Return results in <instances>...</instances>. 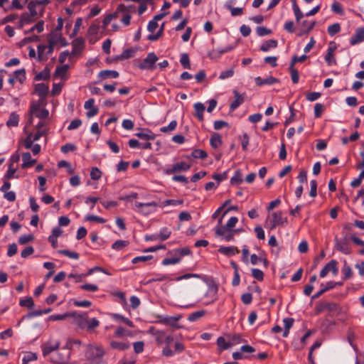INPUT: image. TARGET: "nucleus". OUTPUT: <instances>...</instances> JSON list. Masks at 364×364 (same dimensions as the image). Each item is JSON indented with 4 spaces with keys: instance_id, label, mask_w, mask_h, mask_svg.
<instances>
[{
    "instance_id": "obj_1",
    "label": "nucleus",
    "mask_w": 364,
    "mask_h": 364,
    "mask_svg": "<svg viewBox=\"0 0 364 364\" xmlns=\"http://www.w3.org/2000/svg\"><path fill=\"white\" fill-rule=\"evenodd\" d=\"M287 218H283L282 211L273 212L265 221L264 227L269 230H274L277 227H284L287 224Z\"/></svg>"
},
{
    "instance_id": "obj_2",
    "label": "nucleus",
    "mask_w": 364,
    "mask_h": 364,
    "mask_svg": "<svg viewBox=\"0 0 364 364\" xmlns=\"http://www.w3.org/2000/svg\"><path fill=\"white\" fill-rule=\"evenodd\" d=\"M70 355L71 350H70L69 343H66L65 347L53 353L49 360L53 364H67Z\"/></svg>"
},
{
    "instance_id": "obj_3",
    "label": "nucleus",
    "mask_w": 364,
    "mask_h": 364,
    "mask_svg": "<svg viewBox=\"0 0 364 364\" xmlns=\"http://www.w3.org/2000/svg\"><path fill=\"white\" fill-rule=\"evenodd\" d=\"M105 355L101 346H90L85 353V357L92 364H100Z\"/></svg>"
},
{
    "instance_id": "obj_4",
    "label": "nucleus",
    "mask_w": 364,
    "mask_h": 364,
    "mask_svg": "<svg viewBox=\"0 0 364 364\" xmlns=\"http://www.w3.org/2000/svg\"><path fill=\"white\" fill-rule=\"evenodd\" d=\"M314 311L316 315H318L324 311L339 315L342 312V308L335 302L321 301L316 306Z\"/></svg>"
},
{
    "instance_id": "obj_5",
    "label": "nucleus",
    "mask_w": 364,
    "mask_h": 364,
    "mask_svg": "<svg viewBox=\"0 0 364 364\" xmlns=\"http://www.w3.org/2000/svg\"><path fill=\"white\" fill-rule=\"evenodd\" d=\"M350 235L346 234L345 236L341 239L335 238V248L337 251L342 252L345 255H350L351 253V248L350 247Z\"/></svg>"
},
{
    "instance_id": "obj_6",
    "label": "nucleus",
    "mask_w": 364,
    "mask_h": 364,
    "mask_svg": "<svg viewBox=\"0 0 364 364\" xmlns=\"http://www.w3.org/2000/svg\"><path fill=\"white\" fill-rule=\"evenodd\" d=\"M226 212H224L223 215L218 220V224L215 228V234H223L225 232L224 231H227V230H232L237 223L238 219L237 217H231L225 225H222V220Z\"/></svg>"
},
{
    "instance_id": "obj_7",
    "label": "nucleus",
    "mask_w": 364,
    "mask_h": 364,
    "mask_svg": "<svg viewBox=\"0 0 364 364\" xmlns=\"http://www.w3.org/2000/svg\"><path fill=\"white\" fill-rule=\"evenodd\" d=\"M157 60L158 57L154 53H149L146 58L139 64L138 67L141 70H153Z\"/></svg>"
},
{
    "instance_id": "obj_8",
    "label": "nucleus",
    "mask_w": 364,
    "mask_h": 364,
    "mask_svg": "<svg viewBox=\"0 0 364 364\" xmlns=\"http://www.w3.org/2000/svg\"><path fill=\"white\" fill-rule=\"evenodd\" d=\"M158 203L155 201L149 203H139L136 202L135 206L137 208L138 211L144 215H147L155 210Z\"/></svg>"
},
{
    "instance_id": "obj_9",
    "label": "nucleus",
    "mask_w": 364,
    "mask_h": 364,
    "mask_svg": "<svg viewBox=\"0 0 364 364\" xmlns=\"http://www.w3.org/2000/svg\"><path fill=\"white\" fill-rule=\"evenodd\" d=\"M41 102H34L31 104L30 107V114H35L39 119H46L48 117L49 112L46 109H40Z\"/></svg>"
},
{
    "instance_id": "obj_10",
    "label": "nucleus",
    "mask_w": 364,
    "mask_h": 364,
    "mask_svg": "<svg viewBox=\"0 0 364 364\" xmlns=\"http://www.w3.org/2000/svg\"><path fill=\"white\" fill-rule=\"evenodd\" d=\"M191 164H188L185 161H180L173 164L171 168L165 169L164 173L166 175H171L178 172L187 171L191 168Z\"/></svg>"
},
{
    "instance_id": "obj_11",
    "label": "nucleus",
    "mask_w": 364,
    "mask_h": 364,
    "mask_svg": "<svg viewBox=\"0 0 364 364\" xmlns=\"http://www.w3.org/2000/svg\"><path fill=\"white\" fill-rule=\"evenodd\" d=\"M71 314H75V315H71V317L74 318L75 324L81 329H86L88 322L87 314H77L75 311H73Z\"/></svg>"
},
{
    "instance_id": "obj_12",
    "label": "nucleus",
    "mask_w": 364,
    "mask_h": 364,
    "mask_svg": "<svg viewBox=\"0 0 364 364\" xmlns=\"http://www.w3.org/2000/svg\"><path fill=\"white\" fill-rule=\"evenodd\" d=\"M337 261L335 259L331 260L328 263H327L323 269L320 272V277L321 278L325 277L328 272H331L333 275H336L338 272V269L337 267Z\"/></svg>"
},
{
    "instance_id": "obj_13",
    "label": "nucleus",
    "mask_w": 364,
    "mask_h": 364,
    "mask_svg": "<svg viewBox=\"0 0 364 364\" xmlns=\"http://www.w3.org/2000/svg\"><path fill=\"white\" fill-rule=\"evenodd\" d=\"M205 282L208 287V290L205 294L206 296H210L214 300V297H215L218 291V285L216 284L215 280L213 278H208L205 279Z\"/></svg>"
},
{
    "instance_id": "obj_14",
    "label": "nucleus",
    "mask_w": 364,
    "mask_h": 364,
    "mask_svg": "<svg viewBox=\"0 0 364 364\" xmlns=\"http://www.w3.org/2000/svg\"><path fill=\"white\" fill-rule=\"evenodd\" d=\"M60 346V342L57 341L55 343L52 344L50 342H46L41 346L42 353L44 357L48 356L53 352H55Z\"/></svg>"
},
{
    "instance_id": "obj_15",
    "label": "nucleus",
    "mask_w": 364,
    "mask_h": 364,
    "mask_svg": "<svg viewBox=\"0 0 364 364\" xmlns=\"http://www.w3.org/2000/svg\"><path fill=\"white\" fill-rule=\"evenodd\" d=\"M364 41V27L358 28L355 30V33L350 38V43L355 46Z\"/></svg>"
},
{
    "instance_id": "obj_16",
    "label": "nucleus",
    "mask_w": 364,
    "mask_h": 364,
    "mask_svg": "<svg viewBox=\"0 0 364 364\" xmlns=\"http://www.w3.org/2000/svg\"><path fill=\"white\" fill-rule=\"evenodd\" d=\"M181 316L178 315L177 316H166L162 318L160 322L161 323L170 326L175 328H181L182 326H180L177 323V321L181 319Z\"/></svg>"
},
{
    "instance_id": "obj_17",
    "label": "nucleus",
    "mask_w": 364,
    "mask_h": 364,
    "mask_svg": "<svg viewBox=\"0 0 364 364\" xmlns=\"http://www.w3.org/2000/svg\"><path fill=\"white\" fill-rule=\"evenodd\" d=\"M49 87L44 83H38L35 85V92L40 97V102L43 101L46 99L48 93Z\"/></svg>"
},
{
    "instance_id": "obj_18",
    "label": "nucleus",
    "mask_w": 364,
    "mask_h": 364,
    "mask_svg": "<svg viewBox=\"0 0 364 364\" xmlns=\"http://www.w3.org/2000/svg\"><path fill=\"white\" fill-rule=\"evenodd\" d=\"M84 44H85V40L82 37H78V38H75V40H73V41L72 42L73 50H72L70 54L75 55L77 53H80L84 48Z\"/></svg>"
},
{
    "instance_id": "obj_19",
    "label": "nucleus",
    "mask_w": 364,
    "mask_h": 364,
    "mask_svg": "<svg viewBox=\"0 0 364 364\" xmlns=\"http://www.w3.org/2000/svg\"><path fill=\"white\" fill-rule=\"evenodd\" d=\"M141 132L135 134L138 138L142 140H154L156 135L149 129H140Z\"/></svg>"
},
{
    "instance_id": "obj_20",
    "label": "nucleus",
    "mask_w": 364,
    "mask_h": 364,
    "mask_svg": "<svg viewBox=\"0 0 364 364\" xmlns=\"http://www.w3.org/2000/svg\"><path fill=\"white\" fill-rule=\"evenodd\" d=\"M255 83L257 86H262L264 85H273L279 82V80L272 76H269L267 78L262 79L260 77L255 78Z\"/></svg>"
},
{
    "instance_id": "obj_21",
    "label": "nucleus",
    "mask_w": 364,
    "mask_h": 364,
    "mask_svg": "<svg viewBox=\"0 0 364 364\" xmlns=\"http://www.w3.org/2000/svg\"><path fill=\"white\" fill-rule=\"evenodd\" d=\"M68 69L69 65L67 64L63 65L61 66H57L54 73V76L55 77H60L61 80H65Z\"/></svg>"
},
{
    "instance_id": "obj_22",
    "label": "nucleus",
    "mask_w": 364,
    "mask_h": 364,
    "mask_svg": "<svg viewBox=\"0 0 364 364\" xmlns=\"http://www.w3.org/2000/svg\"><path fill=\"white\" fill-rule=\"evenodd\" d=\"M48 46H47V48H48L47 54L49 55L53 53L54 47H55V44L58 43L57 37L55 36V32H50L48 34Z\"/></svg>"
},
{
    "instance_id": "obj_23",
    "label": "nucleus",
    "mask_w": 364,
    "mask_h": 364,
    "mask_svg": "<svg viewBox=\"0 0 364 364\" xmlns=\"http://www.w3.org/2000/svg\"><path fill=\"white\" fill-rule=\"evenodd\" d=\"M23 164H21L22 168L31 167L36 162V159H31V155L29 152H25L22 154Z\"/></svg>"
},
{
    "instance_id": "obj_24",
    "label": "nucleus",
    "mask_w": 364,
    "mask_h": 364,
    "mask_svg": "<svg viewBox=\"0 0 364 364\" xmlns=\"http://www.w3.org/2000/svg\"><path fill=\"white\" fill-rule=\"evenodd\" d=\"M110 347L114 350L124 351L128 350L130 348V344L129 342L112 341L110 342Z\"/></svg>"
},
{
    "instance_id": "obj_25",
    "label": "nucleus",
    "mask_w": 364,
    "mask_h": 364,
    "mask_svg": "<svg viewBox=\"0 0 364 364\" xmlns=\"http://www.w3.org/2000/svg\"><path fill=\"white\" fill-rule=\"evenodd\" d=\"M193 107L196 111L195 116L200 122H203L204 119L203 112L205 109V107L201 102H196L193 105Z\"/></svg>"
},
{
    "instance_id": "obj_26",
    "label": "nucleus",
    "mask_w": 364,
    "mask_h": 364,
    "mask_svg": "<svg viewBox=\"0 0 364 364\" xmlns=\"http://www.w3.org/2000/svg\"><path fill=\"white\" fill-rule=\"evenodd\" d=\"M235 95V100L232 101L230 105V109L234 111L244 101V98L237 90L233 92Z\"/></svg>"
},
{
    "instance_id": "obj_27",
    "label": "nucleus",
    "mask_w": 364,
    "mask_h": 364,
    "mask_svg": "<svg viewBox=\"0 0 364 364\" xmlns=\"http://www.w3.org/2000/svg\"><path fill=\"white\" fill-rule=\"evenodd\" d=\"M168 254L171 255H174V256H177L181 259L182 257L191 255V251L189 247H183V248L176 249V250L169 251L168 252Z\"/></svg>"
},
{
    "instance_id": "obj_28",
    "label": "nucleus",
    "mask_w": 364,
    "mask_h": 364,
    "mask_svg": "<svg viewBox=\"0 0 364 364\" xmlns=\"http://www.w3.org/2000/svg\"><path fill=\"white\" fill-rule=\"evenodd\" d=\"M220 253L226 256L231 257L239 253V250L236 247H220L218 250Z\"/></svg>"
},
{
    "instance_id": "obj_29",
    "label": "nucleus",
    "mask_w": 364,
    "mask_h": 364,
    "mask_svg": "<svg viewBox=\"0 0 364 364\" xmlns=\"http://www.w3.org/2000/svg\"><path fill=\"white\" fill-rule=\"evenodd\" d=\"M315 24V21H309L307 20L303 21L301 22V29L300 35L309 33L314 28Z\"/></svg>"
},
{
    "instance_id": "obj_30",
    "label": "nucleus",
    "mask_w": 364,
    "mask_h": 364,
    "mask_svg": "<svg viewBox=\"0 0 364 364\" xmlns=\"http://www.w3.org/2000/svg\"><path fill=\"white\" fill-rule=\"evenodd\" d=\"M119 73L116 70H104L99 73L98 76L102 79L108 77L117 78L119 77Z\"/></svg>"
},
{
    "instance_id": "obj_31",
    "label": "nucleus",
    "mask_w": 364,
    "mask_h": 364,
    "mask_svg": "<svg viewBox=\"0 0 364 364\" xmlns=\"http://www.w3.org/2000/svg\"><path fill=\"white\" fill-rule=\"evenodd\" d=\"M235 3V0H229L228 2L226 4L225 6L226 8L230 11L231 15L233 16H240L243 13V9L242 8H235L232 6L231 4Z\"/></svg>"
},
{
    "instance_id": "obj_32",
    "label": "nucleus",
    "mask_w": 364,
    "mask_h": 364,
    "mask_svg": "<svg viewBox=\"0 0 364 364\" xmlns=\"http://www.w3.org/2000/svg\"><path fill=\"white\" fill-rule=\"evenodd\" d=\"M332 289H333V284H332V282H328L322 289H321L318 291H317L311 296V300H314L319 298L325 292Z\"/></svg>"
},
{
    "instance_id": "obj_33",
    "label": "nucleus",
    "mask_w": 364,
    "mask_h": 364,
    "mask_svg": "<svg viewBox=\"0 0 364 364\" xmlns=\"http://www.w3.org/2000/svg\"><path fill=\"white\" fill-rule=\"evenodd\" d=\"M50 70L48 67H46L41 72L36 74L34 77V80L36 81L39 80H48L50 79Z\"/></svg>"
},
{
    "instance_id": "obj_34",
    "label": "nucleus",
    "mask_w": 364,
    "mask_h": 364,
    "mask_svg": "<svg viewBox=\"0 0 364 364\" xmlns=\"http://www.w3.org/2000/svg\"><path fill=\"white\" fill-rule=\"evenodd\" d=\"M210 146L216 149L222 144L221 136L218 133H213L210 139Z\"/></svg>"
},
{
    "instance_id": "obj_35",
    "label": "nucleus",
    "mask_w": 364,
    "mask_h": 364,
    "mask_svg": "<svg viewBox=\"0 0 364 364\" xmlns=\"http://www.w3.org/2000/svg\"><path fill=\"white\" fill-rule=\"evenodd\" d=\"M217 344L221 350H226L235 345V343L230 341H226L225 338L220 336L217 340Z\"/></svg>"
},
{
    "instance_id": "obj_36",
    "label": "nucleus",
    "mask_w": 364,
    "mask_h": 364,
    "mask_svg": "<svg viewBox=\"0 0 364 364\" xmlns=\"http://www.w3.org/2000/svg\"><path fill=\"white\" fill-rule=\"evenodd\" d=\"M19 122V115L16 112L11 113L9 116V119L6 122V126L9 127H17Z\"/></svg>"
},
{
    "instance_id": "obj_37",
    "label": "nucleus",
    "mask_w": 364,
    "mask_h": 364,
    "mask_svg": "<svg viewBox=\"0 0 364 364\" xmlns=\"http://www.w3.org/2000/svg\"><path fill=\"white\" fill-rule=\"evenodd\" d=\"M277 44L278 43L276 40L270 39L262 44L260 46V50L262 51L266 52L268 51L270 48H276Z\"/></svg>"
},
{
    "instance_id": "obj_38",
    "label": "nucleus",
    "mask_w": 364,
    "mask_h": 364,
    "mask_svg": "<svg viewBox=\"0 0 364 364\" xmlns=\"http://www.w3.org/2000/svg\"><path fill=\"white\" fill-rule=\"evenodd\" d=\"M127 11V8L123 4H120L118 5L116 11L112 14H109V16L112 21L118 17L119 13H124Z\"/></svg>"
},
{
    "instance_id": "obj_39",
    "label": "nucleus",
    "mask_w": 364,
    "mask_h": 364,
    "mask_svg": "<svg viewBox=\"0 0 364 364\" xmlns=\"http://www.w3.org/2000/svg\"><path fill=\"white\" fill-rule=\"evenodd\" d=\"M263 263L265 269L268 267V261L266 258L257 257L255 254H252V264Z\"/></svg>"
},
{
    "instance_id": "obj_40",
    "label": "nucleus",
    "mask_w": 364,
    "mask_h": 364,
    "mask_svg": "<svg viewBox=\"0 0 364 364\" xmlns=\"http://www.w3.org/2000/svg\"><path fill=\"white\" fill-rule=\"evenodd\" d=\"M72 312H67L63 314H53L50 315L48 318V321H60L64 320L66 318L71 317V315H75V314H71Z\"/></svg>"
},
{
    "instance_id": "obj_41",
    "label": "nucleus",
    "mask_w": 364,
    "mask_h": 364,
    "mask_svg": "<svg viewBox=\"0 0 364 364\" xmlns=\"http://www.w3.org/2000/svg\"><path fill=\"white\" fill-rule=\"evenodd\" d=\"M205 314H206L205 310H200V311H195V312L189 314V316L188 317V320L189 321H196L200 319V318H202L203 316H205Z\"/></svg>"
},
{
    "instance_id": "obj_42",
    "label": "nucleus",
    "mask_w": 364,
    "mask_h": 364,
    "mask_svg": "<svg viewBox=\"0 0 364 364\" xmlns=\"http://www.w3.org/2000/svg\"><path fill=\"white\" fill-rule=\"evenodd\" d=\"M292 8L297 22H299L304 16L303 13L301 11L296 0H292Z\"/></svg>"
},
{
    "instance_id": "obj_43",
    "label": "nucleus",
    "mask_w": 364,
    "mask_h": 364,
    "mask_svg": "<svg viewBox=\"0 0 364 364\" xmlns=\"http://www.w3.org/2000/svg\"><path fill=\"white\" fill-rule=\"evenodd\" d=\"M37 354L32 352H27L22 358V364H28L31 361L37 360Z\"/></svg>"
},
{
    "instance_id": "obj_44",
    "label": "nucleus",
    "mask_w": 364,
    "mask_h": 364,
    "mask_svg": "<svg viewBox=\"0 0 364 364\" xmlns=\"http://www.w3.org/2000/svg\"><path fill=\"white\" fill-rule=\"evenodd\" d=\"M243 174L241 170L238 169L235 172L234 176L231 178L232 184H239L242 182Z\"/></svg>"
},
{
    "instance_id": "obj_45",
    "label": "nucleus",
    "mask_w": 364,
    "mask_h": 364,
    "mask_svg": "<svg viewBox=\"0 0 364 364\" xmlns=\"http://www.w3.org/2000/svg\"><path fill=\"white\" fill-rule=\"evenodd\" d=\"M165 23L164 22L160 26L159 30L155 34H149L147 36V39L151 41H155L162 36L164 30Z\"/></svg>"
},
{
    "instance_id": "obj_46",
    "label": "nucleus",
    "mask_w": 364,
    "mask_h": 364,
    "mask_svg": "<svg viewBox=\"0 0 364 364\" xmlns=\"http://www.w3.org/2000/svg\"><path fill=\"white\" fill-rule=\"evenodd\" d=\"M129 245L128 240H119L112 245V248L115 250H121Z\"/></svg>"
},
{
    "instance_id": "obj_47",
    "label": "nucleus",
    "mask_w": 364,
    "mask_h": 364,
    "mask_svg": "<svg viewBox=\"0 0 364 364\" xmlns=\"http://www.w3.org/2000/svg\"><path fill=\"white\" fill-rule=\"evenodd\" d=\"M171 235V231L168 228L166 227L161 229L159 234H158L159 240L161 241L166 240L168 238H169Z\"/></svg>"
},
{
    "instance_id": "obj_48",
    "label": "nucleus",
    "mask_w": 364,
    "mask_h": 364,
    "mask_svg": "<svg viewBox=\"0 0 364 364\" xmlns=\"http://www.w3.org/2000/svg\"><path fill=\"white\" fill-rule=\"evenodd\" d=\"M15 78L18 80L21 83H23L26 80V70L21 68L14 72Z\"/></svg>"
},
{
    "instance_id": "obj_49",
    "label": "nucleus",
    "mask_w": 364,
    "mask_h": 364,
    "mask_svg": "<svg viewBox=\"0 0 364 364\" xmlns=\"http://www.w3.org/2000/svg\"><path fill=\"white\" fill-rule=\"evenodd\" d=\"M180 63L183 68L191 69L190 59L188 53L181 54Z\"/></svg>"
},
{
    "instance_id": "obj_50",
    "label": "nucleus",
    "mask_w": 364,
    "mask_h": 364,
    "mask_svg": "<svg viewBox=\"0 0 364 364\" xmlns=\"http://www.w3.org/2000/svg\"><path fill=\"white\" fill-rule=\"evenodd\" d=\"M256 33L259 36H269L272 33V31L264 26H257L256 28Z\"/></svg>"
},
{
    "instance_id": "obj_51",
    "label": "nucleus",
    "mask_w": 364,
    "mask_h": 364,
    "mask_svg": "<svg viewBox=\"0 0 364 364\" xmlns=\"http://www.w3.org/2000/svg\"><path fill=\"white\" fill-rule=\"evenodd\" d=\"M44 21L41 20L38 21L36 24H35L33 27H31L28 31H24L25 34L33 32L34 30H37L38 33H41L43 31Z\"/></svg>"
},
{
    "instance_id": "obj_52",
    "label": "nucleus",
    "mask_w": 364,
    "mask_h": 364,
    "mask_svg": "<svg viewBox=\"0 0 364 364\" xmlns=\"http://www.w3.org/2000/svg\"><path fill=\"white\" fill-rule=\"evenodd\" d=\"M191 156L195 159H205L208 156L206 151L202 149H195L192 151Z\"/></svg>"
},
{
    "instance_id": "obj_53",
    "label": "nucleus",
    "mask_w": 364,
    "mask_h": 364,
    "mask_svg": "<svg viewBox=\"0 0 364 364\" xmlns=\"http://www.w3.org/2000/svg\"><path fill=\"white\" fill-rule=\"evenodd\" d=\"M341 31V25L338 23H335L328 27V33L331 36H333Z\"/></svg>"
},
{
    "instance_id": "obj_54",
    "label": "nucleus",
    "mask_w": 364,
    "mask_h": 364,
    "mask_svg": "<svg viewBox=\"0 0 364 364\" xmlns=\"http://www.w3.org/2000/svg\"><path fill=\"white\" fill-rule=\"evenodd\" d=\"M223 234H216L217 236L223 237L226 241H231L234 238V233L236 232L235 230H227L224 231Z\"/></svg>"
},
{
    "instance_id": "obj_55",
    "label": "nucleus",
    "mask_w": 364,
    "mask_h": 364,
    "mask_svg": "<svg viewBox=\"0 0 364 364\" xmlns=\"http://www.w3.org/2000/svg\"><path fill=\"white\" fill-rule=\"evenodd\" d=\"M19 305L21 306L31 309L34 306V303H33V300L32 297L28 296L26 299H21L19 301Z\"/></svg>"
},
{
    "instance_id": "obj_56",
    "label": "nucleus",
    "mask_w": 364,
    "mask_h": 364,
    "mask_svg": "<svg viewBox=\"0 0 364 364\" xmlns=\"http://www.w3.org/2000/svg\"><path fill=\"white\" fill-rule=\"evenodd\" d=\"M180 262V258L177 256L173 255V257H166L162 260L163 265L175 264Z\"/></svg>"
},
{
    "instance_id": "obj_57",
    "label": "nucleus",
    "mask_w": 364,
    "mask_h": 364,
    "mask_svg": "<svg viewBox=\"0 0 364 364\" xmlns=\"http://www.w3.org/2000/svg\"><path fill=\"white\" fill-rule=\"evenodd\" d=\"M35 240L34 236L32 234L23 235L18 238V243L20 245H25L30 242H33Z\"/></svg>"
},
{
    "instance_id": "obj_58",
    "label": "nucleus",
    "mask_w": 364,
    "mask_h": 364,
    "mask_svg": "<svg viewBox=\"0 0 364 364\" xmlns=\"http://www.w3.org/2000/svg\"><path fill=\"white\" fill-rule=\"evenodd\" d=\"M342 272L343 273V279L347 280L352 277L353 276V271L351 267L349 265H347L346 264H344Z\"/></svg>"
},
{
    "instance_id": "obj_59",
    "label": "nucleus",
    "mask_w": 364,
    "mask_h": 364,
    "mask_svg": "<svg viewBox=\"0 0 364 364\" xmlns=\"http://www.w3.org/2000/svg\"><path fill=\"white\" fill-rule=\"evenodd\" d=\"M58 252L59 254L65 255L72 259H77L79 258V254L76 252H71L68 250H60Z\"/></svg>"
},
{
    "instance_id": "obj_60",
    "label": "nucleus",
    "mask_w": 364,
    "mask_h": 364,
    "mask_svg": "<svg viewBox=\"0 0 364 364\" xmlns=\"http://www.w3.org/2000/svg\"><path fill=\"white\" fill-rule=\"evenodd\" d=\"M112 317L114 319H117V320H119V321L124 322L125 324H127L129 327H134L133 322L131 320H129L128 318H126V317H124L120 314H114Z\"/></svg>"
},
{
    "instance_id": "obj_61",
    "label": "nucleus",
    "mask_w": 364,
    "mask_h": 364,
    "mask_svg": "<svg viewBox=\"0 0 364 364\" xmlns=\"http://www.w3.org/2000/svg\"><path fill=\"white\" fill-rule=\"evenodd\" d=\"M289 70L291 73V80H292L293 83L296 84L299 80V75L298 70L294 67H291V66L289 67Z\"/></svg>"
},
{
    "instance_id": "obj_62",
    "label": "nucleus",
    "mask_w": 364,
    "mask_h": 364,
    "mask_svg": "<svg viewBox=\"0 0 364 364\" xmlns=\"http://www.w3.org/2000/svg\"><path fill=\"white\" fill-rule=\"evenodd\" d=\"M252 276L258 281L264 279L263 271L256 268H252Z\"/></svg>"
},
{
    "instance_id": "obj_63",
    "label": "nucleus",
    "mask_w": 364,
    "mask_h": 364,
    "mask_svg": "<svg viewBox=\"0 0 364 364\" xmlns=\"http://www.w3.org/2000/svg\"><path fill=\"white\" fill-rule=\"evenodd\" d=\"M134 50L132 48H127L123 50V52L119 55V58L129 59L133 57Z\"/></svg>"
},
{
    "instance_id": "obj_64",
    "label": "nucleus",
    "mask_w": 364,
    "mask_h": 364,
    "mask_svg": "<svg viewBox=\"0 0 364 364\" xmlns=\"http://www.w3.org/2000/svg\"><path fill=\"white\" fill-rule=\"evenodd\" d=\"M101 176H102V172L98 168H97V167L92 168L91 171H90V178L92 180H94V181L99 180L101 178Z\"/></svg>"
}]
</instances>
